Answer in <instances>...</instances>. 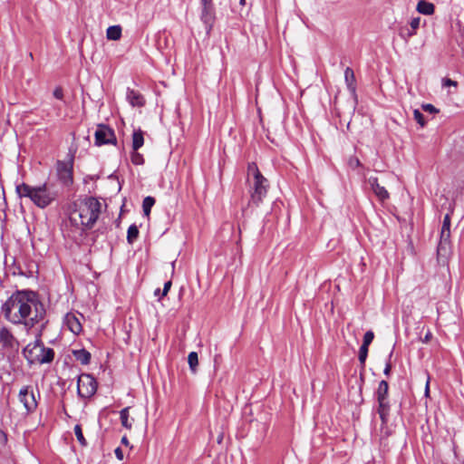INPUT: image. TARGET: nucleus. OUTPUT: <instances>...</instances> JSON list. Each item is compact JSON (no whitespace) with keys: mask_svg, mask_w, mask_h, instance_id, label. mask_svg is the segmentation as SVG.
Masks as SVG:
<instances>
[{"mask_svg":"<svg viewBox=\"0 0 464 464\" xmlns=\"http://www.w3.org/2000/svg\"><path fill=\"white\" fill-rule=\"evenodd\" d=\"M5 318L14 324H23L27 331L44 320L46 311L35 292L15 291L2 305Z\"/></svg>","mask_w":464,"mask_h":464,"instance_id":"obj_1","label":"nucleus"},{"mask_svg":"<svg viewBox=\"0 0 464 464\" xmlns=\"http://www.w3.org/2000/svg\"><path fill=\"white\" fill-rule=\"evenodd\" d=\"M75 206L70 222L76 227L82 226V231L92 229L101 214V202L94 197H86Z\"/></svg>","mask_w":464,"mask_h":464,"instance_id":"obj_2","label":"nucleus"},{"mask_svg":"<svg viewBox=\"0 0 464 464\" xmlns=\"http://www.w3.org/2000/svg\"><path fill=\"white\" fill-rule=\"evenodd\" d=\"M247 170L248 175L253 176V179H249L250 199L248 205L258 207L267 194L268 180L261 174L255 162L248 164Z\"/></svg>","mask_w":464,"mask_h":464,"instance_id":"obj_3","label":"nucleus"},{"mask_svg":"<svg viewBox=\"0 0 464 464\" xmlns=\"http://www.w3.org/2000/svg\"><path fill=\"white\" fill-rule=\"evenodd\" d=\"M19 197L29 198L37 207L44 208L55 198L56 193L51 191L46 184L38 187H31L25 183L16 186Z\"/></svg>","mask_w":464,"mask_h":464,"instance_id":"obj_4","label":"nucleus"},{"mask_svg":"<svg viewBox=\"0 0 464 464\" xmlns=\"http://www.w3.org/2000/svg\"><path fill=\"white\" fill-rule=\"evenodd\" d=\"M22 353L30 365L50 363L54 359L53 349L44 345L40 334L34 343H28L23 349Z\"/></svg>","mask_w":464,"mask_h":464,"instance_id":"obj_5","label":"nucleus"},{"mask_svg":"<svg viewBox=\"0 0 464 464\" xmlns=\"http://www.w3.org/2000/svg\"><path fill=\"white\" fill-rule=\"evenodd\" d=\"M0 347L8 357H14L20 348V343L6 326H0Z\"/></svg>","mask_w":464,"mask_h":464,"instance_id":"obj_6","label":"nucleus"},{"mask_svg":"<svg viewBox=\"0 0 464 464\" xmlns=\"http://www.w3.org/2000/svg\"><path fill=\"white\" fill-rule=\"evenodd\" d=\"M389 384L386 381H381L379 382L378 389L375 392L376 400L378 401L377 412L384 424L388 420L390 412V403L388 401Z\"/></svg>","mask_w":464,"mask_h":464,"instance_id":"obj_7","label":"nucleus"},{"mask_svg":"<svg viewBox=\"0 0 464 464\" xmlns=\"http://www.w3.org/2000/svg\"><path fill=\"white\" fill-rule=\"evenodd\" d=\"M97 391V382L95 378L89 373H82L79 376L77 382V392L82 398H90Z\"/></svg>","mask_w":464,"mask_h":464,"instance_id":"obj_8","label":"nucleus"},{"mask_svg":"<svg viewBox=\"0 0 464 464\" xmlns=\"http://www.w3.org/2000/svg\"><path fill=\"white\" fill-rule=\"evenodd\" d=\"M18 399L27 413H33L37 409L38 402L32 386L25 385L22 387L18 393Z\"/></svg>","mask_w":464,"mask_h":464,"instance_id":"obj_9","label":"nucleus"},{"mask_svg":"<svg viewBox=\"0 0 464 464\" xmlns=\"http://www.w3.org/2000/svg\"><path fill=\"white\" fill-rule=\"evenodd\" d=\"M96 146L116 144L117 139L114 130L105 124H99L94 133Z\"/></svg>","mask_w":464,"mask_h":464,"instance_id":"obj_10","label":"nucleus"},{"mask_svg":"<svg viewBox=\"0 0 464 464\" xmlns=\"http://www.w3.org/2000/svg\"><path fill=\"white\" fill-rule=\"evenodd\" d=\"M57 174L60 180L64 185H71L72 183V161H57Z\"/></svg>","mask_w":464,"mask_h":464,"instance_id":"obj_11","label":"nucleus"},{"mask_svg":"<svg viewBox=\"0 0 464 464\" xmlns=\"http://www.w3.org/2000/svg\"><path fill=\"white\" fill-rule=\"evenodd\" d=\"M215 19H216V13H215L214 5L201 6L200 20L205 24V28H206L208 34L211 31L214 22H215Z\"/></svg>","mask_w":464,"mask_h":464,"instance_id":"obj_12","label":"nucleus"},{"mask_svg":"<svg viewBox=\"0 0 464 464\" xmlns=\"http://www.w3.org/2000/svg\"><path fill=\"white\" fill-rule=\"evenodd\" d=\"M80 317H83L82 314H79L78 316L73 313H67L63 319V323L67 328L75 334H79L82 331Z\"/></svg>","mask_w":464,"mask_h":464,"instance_id":"obj_13","label":"nucleus"},{"mask_svg":"<svg viewBox=\"0 0 464 464\" xmlns=\"http://www.w3.org/2000/svg\"><path fill=\"white\" fill-rule=\"evenodd\" d=\"M372 191L376 195V197L381 200L384 201L389 198L390 195L386 188L381 186L378 182V179L375 177H371L368 180Z\"/></svg>","mask_w":464,"mask_h":464,"instance_id":"obj_14","label":"nucleus"},{"mask_svg":"<svg viewBox=\"0 0 464 464\" xmlns=\"http://www.w3.org/2000/svg\"><path fill=\"white\" fill-rule=\"evenodd\" d=\"M420 18L414 17L410 22V27L403 26L400 29V35L405 40L416 34V30L420 27Z\"/></svg>","mask_w":464,"mask_h":464,"instance_id":"obj_15","label":"nucleus"},{"mask_svg":"<svg viewBox=\"0 0 464 464\" xmlns=\"http://www.w3.org/2000/svg\"><path fill=\"white\" fill-rule=\"evenodd\" d=\"M127 100L133 107H142L145 104L143 96L139 92L130 88L127 90Z\"/></svg>","mask_w":464,"mask_h":464,"instance_id":"obj_16","label":"nucleus"},{"mask_svg":"<svg viewBox=\"0 0 464 464\" xmlns=\"http://www.w3.org/2000/svg\"><path fill=\"white\" fill-rule=\"evenodd\" d=\"M344 81L347 89L350 91L351 93L354 94L356 91V79L353 70L350 67H347L344 70Z\"/></svg>","mask_w":464,"mask_h":464,"instance_id":"obj_17","label":"nucleus"},{"mask_svg":"<svg viewBox=\"0 0 464 464\" xmlns=\"http://www.w3.org/2000/svg\"><path fill=\"white\" fill-rule=\"evenodd\" d=\"M144 144L143 131L139 129L132 133V150H138Z\"/></svg>","mask_w":464,"mask_h":464,"instance_id":"obj_18","label":"nucleus"},{"mask_svg":"<svg viewBox=\"0 0 464 464\" xmlns=\"http://www.w3.org/2000/svg\"><path fill=\"white\" fill-rule=\"evenodd\" d=\"M72 354L82 364L86 365L91 361V353L85 349L73 350Z\"/></svg>","mask_w":464,"mask_h":464,"instance_id":"obj_19","label":"nucleus"},{"mask_svg":"<svg viewBox=\"0 0 464 464\" xmlns=\"http://www.w3.org/2000/svg\"><path fill=\"white\" fill-rule=\"evenodd\" d=\"M434 5L425 0H420L417 5V11L423 14H432L434 13Z\"/></svg>","mask_w":464,"mask_h":464,"instance_id":"obj_20","label":"nucleus"},{"mask_svg":"<svg viewBox=\"0 0 464 464\" xmlns=\"http://www.w3.org/2000/svg\"><path fill=\"white\" fill-rule=\"evenodd\" d=\"M129 411H130V407H125L123 408L121 411H120V419H121V425L128 429V430H130L132 428V421H133V419H131V420H130V415H129Z\"/></svg>","mask_w":464,"mask_h":464,"instance_id":"obj_21","label":"nucleus"},{"mask_svg":"<svg viewBox=\"0 0 464 464\" xmlns=\"http://www.w3.org/2000/svg\"><path fill=\"white\" fill-rule=\"evenodd\" d=\"M106 36L109 40H119L121 36V27L120 25L109 26L106 32Z\"/></svg>","mask_w":464,"mask_h":464,"instance_id":"obj_22","label":"nucleus"},{"mask_svg":"<svg viewBox=\"0 0 464 464\" xmlns=\"http://www.w3.org/2000/svg\"><path fill=\"white\" fill-rule=\"evenodd\" d=\"M155 204V198L153 197L148 196L142 201V210L146 217H149L150 214L151 208Z\"/></svg>","mask_w":464,"mask_h":464,"instance_id":"obj_23","label":"nucleus"},{"mask_svg":"<svg viewBox=\"0 0 464 464\" xmlns=\"http://www.w3.org/2000/svg\"><path fill=\"white\" fill-rule=\"evenodd\" d=\"M139 237L138 227L133 224L130 225L127 231V241L129 244H132Z\"/></svg>","mask_w":464,"mask_h":464,"instance_id":"obj_24","label":"nucleus"},{"mask_svg":"<svg viewBox=\"0 0 464 464\" xmlns=\"http://www.w3.org/2000/svg\"><path fill=\"white\" fill-rule=\"evenodd\" d=\"M188 362L192 372H196L198 364V357L196 352H191L188 356Z\"/></svg>","mask_w":464,"mask_h":464,"instance_id":"obj_25","label":"nucleus"},{"mask_svg":"<svg viewBox=\"0 0 464 464\" xmlns=\"http://www.w3.org/2000/svg\"><path fill=\"white\" fill-rule=\"evenodd\" d=\"M130 160H131V162L134 164V165H143L145 160H144V158L142 156V154H140V152H138V150H133L131 152V155H130Z\"/></svg>","mask_w":464,"mask_h":464,"instance_id":"obj_26","label":"nucleus"},{"mask_svg":"<svg viewBox=\"0 0 464 464\" xmlns=\"http://www.w3.org/2000/svg\"><path fill=\"white\" fill-rule=\"evenodd\" d=\"M74 434L82 446L87 445L86 440L83 437L82 427L80 424L74 426Z\"/></svg>","mask_w":464,"mask_h":464,"instance_id":"obj_27","label":"nucleus"},{"mask_svg":"<svg viewBox=\"0 0 464 464\" xmlns=\"http://www.w3.org/2000/svg\"><path fill=\"white\" fill-rule=\"evenodd\" d=\"M450 230H441L440 231V247L442 248L446 245L450 243Z\"/></svg>","mask_w":464,"mask_h":464,"instance_id":"obj_28","label":"nucleus"},{"mask_svg":"<svg viewBox=\"0 0 464 464\" xmlns=\"http://www.w3.org/2000/svg\"><path fill=\"white\" fill-rule=\"evenodd\" d=\"M368 347L369 346H365V345L362 344L360 347V350H359V361H360L361 364H362V365H364L367 355H368Z\"/></svg>","mask_w":464,"mask_h":464,"instance_id":"obj_29","label":"nucleus"},{"mask_svg":"<svg viewBox=\"0 0 464 464\" xmlns=\"http://www.w3.org/2000/svg\"><path fill=\"white\" fill-rule=\"evenodd\" d=\"M413 118L414 120L421 126V127H424L425 124H426V121L424 120V116L423 114L420 112V110L418 109H415L413 111Z\"/></svg>","mask_w":464,"mask_h":464,"instance_id":"obj_30","label":"nucleus"},{"mask_svg":"<svg viewBox=\"0 0 464 464\" xmlns=\"http://www.w3.org/2000/svg\"><path fill=\"white\" fill-rule=\"evenodd\" d=\"M374 338V334L372 331H367L363 336L362 345L369 346Z\"/></svg>","mask_w":464,"mask_h":464,"instance_id":"obj_31","label":"nucleus"},{"mask_svg":"<svg viewBox=\"0 0 464 464\" xmlns=\"http://www.w3.org/2000/svg\"><path fill=\"white\" fill-rule=\"evenodd\" d=\"M421 108L424 111L431 113V114H435V113L439 112V110L436 107H434L432 104H430V103L422 104Z\"/></svg>","mask_w":464,"mask_h":464,"instance_id":"obj_32","label":"nucleus"},{"mask_svg":"<svg viewBox=\"0 0 464 464\" xmlns=\"http://www.w3.org/2000/svg\"><path fill=\"white\" fill-rule=\"evenodd\" d=\"M441 230H450V214L448 213L444 216Z\"/></svg>","mask_w":464,"mask_h":464,"instance_id":"obj_33","label":"nucleus"},{"mask_svg":"<svg viewBox=\"0 0 464 464\" xmlns=\"http://www.w3.org/2000/svg\"><path fill=\"white\" fill-rule=\"evenodd\" d=\"M53 96L58 100L63 99V90L62 87L58 86L53 91Z\"/></svg>","mask_w":464,"mask_h":464,"instance_id":"obj_34","label":"nucleus"},{"mask_svg":"<svg viewBox=\"0 0 464 464\" xmlns=\"http://www.w3.org/2000/svg\"><path fill=\"white\" fill-rule=\"evenodd\" d=\"M172 285V283L170 280L167 281L165 284H164V287H163V290L161 292V296H165L167 295V294L169 293L170 287Z\"/></svg>","mask_w":464,"mask_h":464,"instance_id":"obj_35","label":"nucleus"},{"mask_svg":"<svg viewBox=\"0 0 464 464\" xmlns=\"http://www.w3.org/2000/svg\"><path fill=\"white\" fill-rule=\"evenodd\" d=\"M349 164H350L351 167L356 168V167H359L361 165V162H360L358 158L353 157V158L350 159Z\"/></svg>","mask_w":464,"mask_h":464,"instance_id":"obj_36","label":"nucleus"},{"mask_svg":"<svg viewBox=\"0 0 464 464\" xmlns=\"http://www.w3.org/2000/svg\"><path fill=\"white\" fill-rule=\"evenodd\" d=\"M6 442H7V435L2 430H0V444L5 445Z\"/></svg>","mask_w":464,"mask_h":464,"instance_id":"obj_37","label":"nucleus"},{"mask_svg":"<svg viewBox=\"0 0 464 464\" xmlns=\"http://www.w3.org/2000/svg\"><path fill=\"white\" fill-rule=\"evenodd\" d=\"M114 453H115V456L116 458L119 459V460H122L123 459V452H122V450L121 448H116L115 450H114Z\"/></svg>","mask_w":464,"mask_h":464,"instance_id":"obj_38","label":"nucleus"},{"mask_svg":"<svg viewBox=\"0 0 464 464\" xmlns=\"http://www.w3.org/2000/svg\"><path fill=\"white\" fill-rule=\"evenodd\" d=\"M443 85L444 86H457V82H455L451 79H444Z\"/></svg>","mask_w":464,"mask_h":464,"instance_id":"obj_39","label":"nucleus"},{"mask_svg":"<svg viewBox=\"0 0 464 464\" xmlns=\"http://www.w3.org/2000/svg\"><path fill=\"white\" fill-rule=\"evenodd\" d=\"M391 370H392V364L391 362H387L386 363V366L384 368V371H383V373L386 375V376H389L390 375V372H391Z\"/></svg>","mask_w":464,"mask_h":464,"instance_id":"obj_40","label":"nucleus"},{"mask_svg":"<svg viewBox=\"0 0 464 464\" xmlns=\"http://www.w3.org/2000/svg\"><path fill=\"white\" fill-rule=\"evenodd\" d=\"M201 6L212 5V0H200Z\"/></svg>","mask_w":464,"mask_h":464,"instance_id":"obj_41","label":"nucleus"},{"mask_svg":"<svg viewBox=\"0 0 464 464\" xmlns=\"http://www.w3.org/2000/svg\"><path fill=\"white\" fill-rule=\"evenodd\" d=\"M121 444H123V445H125V446H129V444H130V442H129V440H128V439H127V437H126V436H123V437L121 438Z\"/></svg>","mask_w":464,"mask_h":464,"instance_id":"obj_42","label":"nucleus"},{"mask_svg":"<svg viewBox=\"0 0 464 464\" xmlns=\"http://www.w3.org/2000/svg\"><path fill=\"white\" fill-rule=\"evenodd\" d=\"M429 392H430V381L428 380L427 383H426V387H425V395L429 396Z\"/></svg>","mask_w":464,"mask_h":464,"instance_id":"obj_43","label":"nucleus"},{"mask_svg":"<svg viewBox=\"0 0 464 464\" xmlns=\"http://www.w3.org/2000/svg\"><path fill=\"white\" fill-rule=\"evenodd\" d=\"M160 288H157V289L154 291V295H155V296H160Z\"/></svg>","mask_w":464,"mask_h":464,"instance_id":"obj_44","label":"nucleus"},{"mask_svg":"<svg viewBox=\"0 0 464 464\" xmlns=\"http://www.w3.org/2000/svg\"><path fill=\"white\" fill-rule=\"evenodd\" d=\"M430 333H429V334H426V336H425V341H428V339L430 338Z\"/></svg>","mask_w":464,"mask_h":464,"instance_id":"obj_45","label":"nucleus"},{"mask_svg":"<svg viewBox=\"0 0 464 464\" xmlns=\"http://www.w3.org/2000/svg\"><path fill=\"white\" fill-rule=\"evenodd\" d=\"M240 4L244 5L245 4V0H240Z\"/></svg>","mask_w":464,"mask_h":464,"instance_id":"obj_46","label":"nucleus"}]
</instances>
